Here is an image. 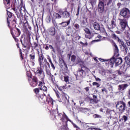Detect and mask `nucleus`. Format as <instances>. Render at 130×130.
Masks as SVG:
<instances>
[{
	"label": "nucleus",
	"instance_id": "obj_46",
	"mask_svg": "<svg viewBox=\"0 0 130 130\" xmlns=\"http://www.w3.org/2000/svg\"><path fill=\"white\" fill-rule=\"evenodd\" d=\"M99 41H101L100 40H95L91 42V43H94V42H99Z\"/></svg>",
	"mask_w": 130,
	"mask_h": 130
},
{
	"label": "nucleus",
	"instance_id": "obj_49",
	"mask_svg": "<svg viewBox=\"0 0 130 130\" xmlns=\"http://www.w3.org/2000/svg\"><path fill=\"white\" fill-rule=\"evenodd\" d=\"M30 58H31V59H34L35 58V55H30Z\"/></svg>",
	"mask_w": 130,
	"mask_h": 130
},
{
	"label": "nucleus",
	"instance_id": "obj_1",
	"mask_svg": "<svg viewBox=\"0 0 130 130\" xmlns=\"http://www.w3.org/2000/svg\"><path fill=\"white\" fill-rule=\"evenodd\" d=\"M124 107H125V103L122 101L118 102L116 106L117 110L120 112V113H122V112L124 111Z\"/></svg>",
	"mask_w": 130,
	"mask_h": 130
},
{
	"label": "nucleus",
	"instance_id": "obj_60",
	"mask_svg": "<svg viewBox=\"0 0 130 130\" xmlns=\"http://www.w3.org/2000/svg\"><path fill=\"white\" fill-rule=\"evenodd\" d=\"M128 96L130 99V90L129 91V93L128 94Z\"/></svg>",
	"mask_w": 130,
	"mask_h": 130
},
{
	"label": "nucleus",
	"instance_id": "obj_6",
	"mask_svg": "<svg viewBox=\"0 0 130 130\" xmlns=\"http://www.w3.org/2000/svg\"><path fill=\"white\" fill-rule=\"evenodd\" d=\"M17 11H19L20 12L21 15H25L26 13H27L26 9L22 5L18 7Z\"/></svg>",
	"mask_w": 130,
	"mask_h": 130
},
{
	"label": "nucleus",
	"instance_id": "obj_45",
	"mask_svg": "<svg viewBox=\"0 0 130 130\" xmlns=\"http://www.w3.org/2000/svg\"><path fill=\"white\" fill-rule=\"evenodd\" d=\"M27 76L28 77V78H31V73L30 72H27Z\"/></svg>",
	"mask_w": 130,
	"mask_h": 130
},
{
	"label": "nucleus",
	"instance_id": "obj_63",
	"mask_svg": "<svg viewBox=\"0 0 130 130\" xmlns=\"http://www.w3.org/2000/svg\"><path fill=\"white\" fill-rule=\"evenodd\" d=\"M100 110V111H101L102 112H103V109H101Z\"/></svg>",
	"mask_w": 130,
	"mask_h": 130
},
{
	"label": "nucleus",
	"instance_id": "obj_55",
	"mask_svg": "<svg viewBox=\"0 0 130 130\" xmlns=\"http://www.w3.org/2000/svg\"><path fill=\"white\" fill-rule=\"evenodd\" d=\"M75 28H77V29H78L79 28V24H75Z\"/></svg>",
	"mask_w": 130,
	"mask_h": 130
},
{
	"label": "nucleus",
	"instance_id": "obj_40",
	"mask_svg": "<svg viewBox=\"0 0 130 130\" xmlns=\"http://www.w3.org/2000/svg\"><path fill=\"white\" fill-rule=\"evenodd\" d=\"M112 38H113V39H118V37H116V35H115V34H113V35H112Z\"/></svg>",
	"mask_w": 130,
	"mask_h": 130
},
{
	"label": "nucleus",
	"instance_id": "obj_7",
	"mask_svg": "<svg viewBox=\"0 0 130 130\" xmlns=\"http://www.w3.org/2000/svg\"><path fill=\"white\" fill-rule=\"evenodd\" d=\"M118 42H119V43H120L121 45V50H122V51H126V47L125 46V45H124V43H123L121 40H120L119 38H118Z\"/></svg>",
	"mask_w": 130,
	"mask_h": 130
},
{
	"label": "nucleus",
	"instance_id": "obj_48",
	"mask_svg": "<svg viewBox=\"0 0 130 130\" xmlns=\"http://www.w3.org/2000/svg\"><path fill=\"white\" fill-rule=\"evenodd\" d=\"M87 130H97L95 128L90 127L88 128Z\"/></svg>",
	"mask_w": 130,
	"mask_h": 130
},
{
	"label": "nucleus",
	"instance_id": "obj_26",
	"mask_svg": "<svg viewBox=\"0 0 130 130\" xmlns=\"http://www.w3.org/2000/svg\"><path fill=\"white\" fill-rule=\"evenodd\" d=\"M79 74L81 77H84V76H85V71L83 70H81L79 71Z\"/></svg>",
	"mask_w": 130,
	"mask_h": 130
},
{
	"label": "nucleus",
	"instance_id": "obj_18",
	"mask_svg": "<svg viewBox=\"0 0 130 130\" xmlns=\"http://www.w3.org/2000/svg\"><path fill=\"white\" fill-rule=\"evenodd\" d=\"M62 15L63 18H69L70 17V13L68 11H64L62 13Z\"/></svg>",
	"mask_w": 130,
	"mask_h": 130
},
{
	"label": "nucleus",
	"instance_id": "obj_2",
	"mask_svg": "<svg viewBox=\"0 0 130 130\" xmlns=\"http://www.w3.org/2000/svg\"><path fill=\"white\" fill-rule=\"evenodd\" d=\"M44 62H45L46 64L48 66V67H46L45 71L46 72V74L48 75V76H49L51 79H52L53 75L51 74V71H50V65L49 64V63L47 62V60L46 59H44Z\"/></svg>",
	"mask_w": 130,
	"mask_h": 130
},
{
	"label": "nucleus",
	"instance_id": "obj_21",
	"mask_svg": "<svg viewBox=\"0 0 130 130\" xmlns=\"http://www.w3.org/2000/svg\"><path fill=\"white\" fill-rule=\"evenodd\" d=\"M11 35H12V37L13 38H14V39L15 40V41L16 42H18V39H17V37L16 36H15L14 35V31L13 30V29H11Z\"/></svg>",
	"mask_w": 130,
	"mask_h": 130
},
{
	"label": "nucleus",
	"instance_id": "obj_39",
	"mask_svg": "<svg viewBox=\"0 0 130 130\" xmlns=\"http://www.w3.org/2000/svg\"><path fill=\"white\" fill-rule=\"evenodd\" d=\"M59 90H60V91H62L63 90H64V89H66V86H60L59 87H58Z\"/></svg>",
	"mask_w": 130,
	"mask_h": 130
},
{
	"label": "nucleus",
	"instance_id": "obj_11",
	"mask_svg": "<svg viewBox=\"0 0 130 130\" xmlns=\"http://www.w3.org/2000/svg\"><path fill=\"white\" fill-rule=\"evenodd\" d=\"M13 33L16 37H19L20 35H21V31H20V29L18 28H15Z\"/></svg>",
	"mask_w": 130,
	"mask_h": 130
},
{
	"label": "nucleus",
	"instance_id": "obj_59",
	"mask_svg": "<svg viewBox=\"0 0 130 130\" xmlns=\"http://www.w3.org/2000/svg\"><path fill=\"white\" fill-rule=\"evenodd\" d=\"M64 122H65V123H67V122L68 121V120L67 119V118L66 119V120H64V121H63Z\"/></svg>",
	"mask_w": 130,
	"mask_h": 130
},
{
	"label": "nucleus",
	"instance_id": "obj_54",
	"mask_svg": "<svg viewBox=\"0 0 130 130\" xmlns=\"http://www.w3.org/2000/svg\"><path fill=\"white\" fill-rule=\"evenodd\" d=\"M85 90H86V92H88V91H89V87H87L85 88Z\"/></svg>",
	"mask_w": 130,
	"mask_h": 130
},
{
	"label": "nucleus",
	"instance_id": "obj_12",
	"mask_svg": "<svg viewBox=\"0 0 130 130\" xmlns=\"http://www.w3.org/2000/svg\"><path fill=\"white\" fill-rule=\"evenodd\" d=\"M116 27V20L113 19L111 21V29H113V28H115Z\"/></svg>",
	"mask_w": 130,
	"mask_h": 130
},
{
	"label": "nucleus",
	"instance_id": "obj_42",
	"mask_svg": "<svg viewBox=\"0 0 130 130\" xmlns=\"http://www.w3.org/2000/svg\"><path fill=\"white\" fill-rule=\"evenodd\" d=\"M63 62H64V61H63V59H62V58L59 59V63H60L61 64L62 63H63Z\"/></svg>",
	"mask_w": 130,
	"mask_h": 130
},
{
	"label": "nucleus",
	"instance_id": "obj_41",
	"mask_svg": "<svg viewBox=\"0 0 130 130\" xmlns=\"http://www.w3.org/2000/svg\"><path fill=\"white\" fill-rule=\"evenodd\" d=\"M34 92L36 93V94H38V93H39V88L35 89Z\"/></svg>",
	"mask_w": 130,
	"mask_h": 130
},
{
	"label": "nucleus",
	"instance_id": "obj_16",
	"mask_svg": "<svg viewBox=\"0 0 130 130\" xmlns=\"http://www.w3.org/2000/svg\"><path fill=\"white\" fill-rule=\"evenodd\" d=\"M71 23V20H68L67 22H63L60 23V25H62V27H67V26H69L70 23Z\"/></svg>",
	"mask_w": 130,
	"mask_h": 130
},
{
	"label": "nucleus",
	"instance_id": "obj_24",
	"mask_svg": "<svg viewBox=\"0 0 130 130\" xmlns=\"http://www.w3.org/2000/svg\"><path fill=\"white\" fill-rule=\"evenodd\" d=\"M113 45L114 47L115 53H117L119 51L118 47H117V45H116V43H114Z\"/></svg>",
	"mask_w": 130,
	"mask_h": 130
},
{
	"label": "nucleus",
	"instance_id": "obj_5",
	"mask_svg": "<svg viewBox=\"0 0 130 130\" xmlns=\"http://www.w3.org/2000/svg\"><path fill=\"white\" fill-rule=\"evenodd\" d=\"M39 87L40 90L46 92L47 91V87L45 86V83L44 81H39Z\"/></svg>",
	"mask_w": 130,
	"mask_h": 130
},
{
	"label": "nucleus",
	"instance_id": "obj_19",
	"mask_svg": "<svg viewBox=\"0 0 130 130\" xmlns=\"http://www.w3.org/2000/svg\"><path fill=\"white\" fill-rule=\"evenodd\" d=\"M10 3L11 1L10 0H4V4L8 8H10Z\"/></svg>",
	"mask_w": 130,
	"mask_h": 130
},
{
	"label": "nucleus",
	"instance_id": "obj_30",
	"mask_svg": "<svg viewBox=\"0 0 130 130\" xmlns=\"http://www.w3.org/2000/svg\"><path fill=\"white\" fill-rule=\"evenodd\" d=\"M116 59L114 58H111L110 60H109V63H111L112 64H113L114 63H115Z\"/></svg>",
	"mask_w": 130,
	"mask_h": 130
},
{
	"label": "nucleus",
	"instance_id": "obj_31",
	"mask_svg": "<svg viewBox=\"0 0 130 130\" xmlns=\"http://www.w3.org/2000/svg\"><path fill=\"white\" fill-rule=\"evenodd\" d=\"M43 59H44H44H46V58H44V56H43V55L41 54V55L39 56V61L43 60Z\"/></svg>",
	"mask_w": 130,
	"mask_h": 130
},
{
	"label": "nucleus",
	"instance_id": "obj_17",
	"mask_svg": "<svg viewBox=\"0 0 130 130\" xmlns=\"http://www.w3.org/2000/svg\"><path fill=\"white\" fill-rule=\"evenodd\" d=\"M21 44L24 46V47L25 48H26L27 47V45H28V41H27V40L26 39H24L23 40V41H21Z\"/></svg>",
	"mask_w": 130,
	"mask_h": 130
},
{
	"label": "nucleus",
	"instance_id": "obj_23",
	"mask_svg": "<svg viewBox=\"0 0 130 130\" xmlns=\"http://www.w3.org/2000/svg\"><path fill=\"white\" fill-rule=\"evenodd\" d=\"M36 74L39 75H41V74H42V68L40 67L36 71Z\"/></svg>",
	"mask_w": 130,
	"mask_h": 130
},
{
	"label": "nucleus",
	"instance_id": "obj_22",
	"mask_svg": "<svg viewBox=\"0 0 130 130\" xmlns=\"http://www.w3.org/2000/svg\"><path fill=\"white\" fill-rule=\"evenodd\" d=\"M48 59L49 60V61L50 63L51 64V67L52 68L53 70H55V67L54 66V64H53V63H52V61L51 60V59L50 58H48Z\"/></svg>",
	"mask_w": 130,
	"mask_h": 130
},
{
	"label": "nucleus",
	"instance_id": "obj_13",
	"mask_svg": "<svg viewBox=\"0 0 130 130\" xmlns=\"http://www.w3.org/2000/svg\"><path fill=\"white\" fill-rule=\"evenodd\" d=\"M93 26L95 30H97L98 31L99 30H100V25H99V23H98V22L93 23Z\"/></svg>",
	"mask_w": 130,
	"mask_h": 130
},
{
	"label": "nucleus",
	"instance_id": "obj_33",
	"mask_svg": "<svg viewBox=\"0 0 130 130\" xmlns=\"http://www.w3.org/2000/svg\"><path fill=\"white\" fill-rule=\"evenodd\" d=\"M84 31L86 34H91V31H90V29L88 28H86L84 29Z\"/></svg>",
	"mask_w": 130,
	"mask_h": 130
},
{
	"label": "nucleus",
	"instance_id": "obj_10",
	"mask_svg": "<svg viewBox=\"0 0 130 130\" xmlns=\"http://www.w3.org/2000/svg\"><path fill=\"white\" fill-rule=\"evenodd\" d=\"M48 33L51 36H54L55 35V28L51 27L48 29Z\"/></svg>",
	"mask_w": 130,
	"mask_h": 130
},
{
	"label": "nucleus",
	"instance_id": "obj_35",
	"mask_svg": "<svg viewBox=\"0 0 130 130\" xmlns=\"http://www.w3.org/2000/svg\"><path fill=\"white\" fill-rule=\"evenodd\" d=\"M76 56L74 55L71 56V61L73 62H75L76 61Z\"/></svg>",
	"mask_w": 130,
	"mask_h": 130
},
{
	"label": "nucleus",
	"instance_id": "obj_47",
	"mask_svg": "<svg viewBox=\"0 0 130 130\" xmlns=\"http://www.w3.org/2000/svg\"><path fill=\"white\" fill-rule=\"evenodd\" d=\"M100 61H102V62H103L104 61H107V60H104L103 59L99 58V59Z\"/></svg>",
	"mask_w": 130,
	"mask_h": 130
},
{
	"label": "nucleus",
	"instance_id": "obj_28",
	"mask_svg": "<svg viewBox=\"0 0 130 130\" xmlns=\"http://www.w3.org/2000/svg\"><path fill=\"white\" fill-rule=\"evenodd\" d=\"M128 119V116H126L125 115H123L122 117V120L124 121V122H125Z\"/></svg>",
	"mask_w": 130,
	"mask_h": 130
},
{
	"label": "nucleus",
	"instance_id": "obj_32",
	"mask_svg": "<svg viewBox=\"0 0 130 130\" xmlns=\"http://www.w3.org/2000/svg\"><path fill=\"white\" fill-rule=\"evenodd\" d=\"M39 64L40 66V67L42 68L43 69V68H44V64H43V60L39 61Z\"/></svg>",
	"mask_w": 130,
	"mask_h": 130
},
{
	"label": "nucleus",
	"instance_id": "obj_25",
	"mask_svg": "<svg viewBox=\"0 0 130 130\" xmlns=\"http://www.w3.org/2000/svg\"><path fill=\"white\" fill-rule=\"evenodd\" d=\"M53 16L54 18H56V19H61V16H60V15L56 13H54Z\"/></svg>",
	"mask_w": 130,
	"mask_h": 130
},
{
	"label": "nucleus",
	"instance_id": "obj_43",
	"mask_svg": "<svg viewBox=\"0 0 130 130\" xmlns=\"http://www.w3.org/2000/svg\"><path fill=\"white\" fill-rule=\"evenodd\" d=\"M76 40H79V39H81V37L79 35H77L76 37H75Z\"/></svg>",
	"mask_w": 130,
	"mask_h": 130
},
{
	"label": "nucleus",
	"instance_id": "obj_56",
	"mask_svg": "<svg viewBox=\"0 0 130 130\" xmlns=\"http://www.w3.org/2000/svg\"><path fill=\"white\" fill-rule=\"evenodd\" d=\"M49 48H50V49H53V50L54 49V48H53V47H52V46L51 45H49Z\"/></svg>",
	"mask_w": 130,
	"mask_h": 130
},
{
	"label": "nucleus",
	"instance_id": "obj_3",
	"mask_svg": "<svg viewBox=\"0 0 130 130\" xmlns=\"http://www.w3.org/2000/svg\"><path fill=\"white\" fill-rule=\"evenodd\" d=\"M119 25L121 28V29L124 30L126 26H127V21L125 19H119Z\"/></svg>",
	"mask_w": 130,
	"mask_h": 130
},
{
	"label": "nucleus",
	"instance_id": "obj_29",
	"mask_svg": "<svg viewBox=\"0 0 130 130\" xmlns=\"http://www.w3.org/2000/svg\"><path fill=\"white\" fill-rule=\"evenodd\" d=\"M87 25H88V23H87V21H85V20H83L81 24L82 27H86Z\"/></svg>",
	"mask_w": 130,
	"mask_h": 130
},
{
	"label": "nucleus",
	"instance_id": "obj_34",
	"mask_svg": "<svg viewBox=\"0 0 130 130\" xmlns=\"http://www.w3.org/2000/svg\"><path fill=\"white\" fill-rule=\"evenodd\" d=\"M92 85L93 86H96V88H99V87H100V84L96 82H93Z\"/></svg>",
	"mask_w": 130,
	"mask_h": 130
},
{
	"label": "nucleus",
	"instance_id": "obj_44",
	"mask_svg": "<svg viewBox=\"0 0 130 130\" xmlns=\"http://www.w3.org/2000/svg\"><path fill=\"white\" fill-rule=\"evenodd\" d=\"M7 15H8L9 18H11L12 17V13H11L10 12H7Z\"/></svg>",
	"mask_w": 130,
	"mask_h": 130
},
{
	"label": "nucleus",
	"instance_id": "obj_38",
	"mask_svg": "<svg viewBox=\"0 0 130 130\" xmlns=\"http://www.w3.org/2000/svg\"><path fill=\"white\" fill-rule=\"evenodd\" d=\"M93 117L94 118H101V116L100 115L94 114L93 115Z\"/></svg>",
	"mask_w": 130,
	"mask_h": 130
},
{
	"label": "nucleus",
	"instance_id": "obj_58",
	"mask_svg": "<svg viewBox=\"0 0 130 130\" xmlns=\"http://www.w3.org/2000/svg\"><path fill=\"white\" fill-rule=\"evenodd\" d=\"M97 38H99V39H101V38H102V37L101 36H98Z\"/></svg>",
	"mask_w": 130,
	"mask_h": 130
},
{
	"label": "nucleus",
	"instance_id": "obj_37",
	"mask_svg": "<svg viewBox=\"0 0 130 130\" xmlns=\"http://www.w3.org/2000/svg\"><path fill=\"white\" fill-rule=\"evenodd\" d=\"M64 81L66 83H69V76H65L64 77Z\"/></svg>",
	"mask_w": 130,
	"mask_h": 130
},
{
	"label": "nucleus",
	"instance_id": "obj_14",
	"mask_svg": "<svg viewBox=\"0 0 130 130\" xmlns=\"http://www.w3.org/2000/svg\"><path fill=\"white\" fill-rule=\"evenodd\" d=\"M32 82L33 83H30L31 86H32V87H35V86H37V78L34 77L32 78Z\"/></svg>",
	"mask_w": 130,
	"mask_h": 130
},
{
	"label": "nucleus",
	"instance_id": "obj_27",
	"mask_svg": "<svg viewBox=\"0 0 130 130\" xmlns=\"http://www.w3.org/2000/svg\"><path fill=\"white\" fill-rule=\"evenodd\" d=\"M125 61L127 63H130V55H128L125 57Z\"/></svg>",
	"mask_w": 130,
	"mask_h": 130
},
{
	"label": "nucleus",
	"instance_id": "obj_51",
	"mask_svg": "<svg viewBox=\"0 0 130 130\" xmlns=\"http://www.w3.org/2000/svg\"><path fill=\"white\" fill-rule=\"evenodd\" d=\"M55 93H56V95L57 97L58 98H59V94H58V92L56 91Z\"/></svg>",
	"mask_w": 130,
	"mask_h": 130
},
{
	"label": "nucleus",
	"instance_id": "obj_57",
	"mask_svg": "<svg viewBox=\"0 0 130 130\" xmlns=\"http://www.w3.org/2000/svg\"><path fill=\"white\" fill-rule=\"evenodd\" d=\"M7 22L8 24H10V21H9V18H7ZM8 27H10V24H8Z\"/></svg>",
	"mask_w": 130,
	"mask_h": 130
},
{
	"label": "nucleus",
	"instance_id": "obj_15",
	"mask_svg": "<svg viewBox=\"0 0 130 130\" xmlns=\"http://www.w3.org/2000/svg\"><path fill=\"white\" fill-rule=\"evenodd\" d=\"M115 63L117 66H119L122 63V59L121 58H118L116 59Z\"/></svg>",
	"mask_w": 130,
	"mask_h": 130
},
{
	"label": "nucleus",
	"instance_id": "obj_61",
	"mask_svg": "<svg viewBox=\"0 0 130 130\" xmlns=\"http://www.w3.org/2000/svg\"><path fill=\"white\" fill-rule=\"evenodd\" d=\"M118 75H121V72L120 71L118 72Z\"/></svg>",
	"mask_w": 130,
	"mask_h": 130
},
{
	"label": "nucleus",
	"instance_id": "obj_52",
	"mask_svg": "<svg viewBox=\"0 0 130 130\" xmlns=\"http://www.w3.org/2000/svg\"><path fill=\"white\" fill-rule=\"evenodd\" d=\"M73 126H74V127H76V128H79V127H78L76 124H73Z\"/></svg>",
	"mask_w": 130,
	"mask_h": 130
},
{
	"label": "nucleus",
	"instance_id": "obj_53",
	"mask_svg": "<svg viewBox=\"0 0 130 130\" xmlns=\"http://www.w3.org/2000/svg\"><path fill=\"white\" fill-rule=\"evenodd\" d=\"M126 43H127V45H128V46H130V42L127 41L126 42Z\"/></svg>",
	"mask_w": 130,
	"mask_h": 130
},
{
	"label": "nucleus",
	"instance_id": "obj_64",
	"mask_svg": "<svg viewBox=\"0 0 130 130\" xmlns=\"http://www.w3.org/2000/svg\"><path fill=\"white\" fill-rule=\"evenodd\" d=\"M128 105H129V107H130V102H128Z\"/></svg>",
	"mask_w": 130,
	"mask_h": 130
},
{
	"label": "nucleus",
	"instance_id": "obj_36",
	"mask_svg": "<svg viewBox=\"0 0 130 130\" xmlns=\"http://www.w3.org/2000/svg\"><path fill=\"white\" fill-rule=\"evenodd\" d=\"M85 38H87L88 39H91L92 38V36L90 34H88L85 35Z\"/></svg>",
	"mask_w": 130,
	"mask_h": 130
},
{
	"label": "nucleus",
	"instance_id": "obj_8",
	"mask_svg": "<svg viewBox=\"0 0 130 130\" xmlns=\"http://www.w3.org/2000/svg\"><path fill=\"white\" fill-rule=\"evenodd\" d=\"M98 11L100 13H102L104 11V3L102 1H100L99 3Z\"/></svg>",
	"mask_w": 130,
	"mask_h": 130
},
{
	"label": "nucleus",
	"instance_id": "obj_9",
	"mask_svg": "<svg viewBox=\"0 0 130 130\" xmlns=\"http://www.w3.org/2000/svg\"><path fill=\"white\" fill-rule=\"evenodd\" d=\"M128 86V85H127V84L120 85L118 86V90L120 91V92H121V91L125 90Z\"/></svg>",
	"mask_w": 130,
	"mask_h": 130
},
{
	"label": "nucleus",
	"instance_id": "obj_50",
	"mask_svg": "<svg viewBox=\"0 0 130 130\" xmlns=\"http://www.w3.org/2000/svg\"><path fill=\"white\" fill-rule=\"evenodd\" d=\"M95 80H96V81H98H98H99V82H101V79L100 78H98V77H97V78H96Z\"/></svg>",
	"mask_w": 130,
	"mask_h": 130
},
{
	"label": "nucleus",
	"instance_id": "obj_20",
	"mask_svg": "<svg viewBox=\"0 0 130 130\" xmlns=\"http://www.w3.org/2000/svg\"><path fill=\"white\" fill-rule=\"evenodd\" d=\"M75 62L76 63H79V64H82L83 63V61H82V59H81V58H80V57H79L76 58Z\"/></svg>",
	"mask_w": 130,
	"mask_h": 130
},
{
	"label": "nucleus",
	"instance_id": "obj_62",
	"mask_svg": "<svg viewBox=\"0 0 130 130\" xmlns=\"http://www.w3.org/2000/svg\"><path fill=\"white\" fill-rule=\"evenodd\" d=\"M46 49H49L48 46H46Z\"/></svg>",
	"mask_w": 130,
	"mask_h": 130
},
{
	"label": "nucleus",
	"instance_id": "obj_4",
	"mask_svg": "<svg viewBox=\"0 0 130 130\" xmlns=\"http://www.w3.org/2000/svg\"><path fill=\"white\" fill-rule=\"evenodd\" d=\"M120 15L122 16V17L128 18L130 15L129 10H128L127 9H123L120 11Z\"/></svg>",
	"mask_w": 130,
	"mask_h": 130
}]
</instances>
